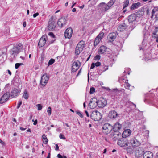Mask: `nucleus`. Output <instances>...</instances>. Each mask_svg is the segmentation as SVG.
<instances>
[{
  "instance_id": "40",
  "label": "nucleus",
  "mask_w": 158,
  "mask_h": 158,
  "mask_svg": "<svg viewBox=\"0 0 158 158\" xmlns=\"http://www.w3.org/2000/svg\"><path fill=\"white\" fill-rule=\"evenodd\" d=\"M95 92V89L94 88L92 87L90 88L89 93L91 94H93Z\"/></svg>"
},
{
  "instance_id": "32",
  "label": "nucleus",
  "mask_w": 158,
  "mask_h": 158,
  "mask_svg": "<svg viewBox=\"0 0 158 158\" xmlns=\"http://www.w3.org/2000/svg\"><path fill=\"white\" fill-rule=\"evenodd\" d=\"M126 28V25L125 23L123 24L120 25L119 26L118 28V30L120 31H122L124 30H125Z\"/></svg>"
},
{
  "instance_id": "17",
  "label": "nucleus",
  "mask_w": 158,
  "mask_h": 158,
  "mask_svg": "<svg viewBox=\"0 0 158 158\" xmlns=\"http://www.w3.org/2000/svg\"><path fill=\"white\" fill-rule=\"evenodd\" d=\"M118 114L115 110H112L109 112L108 114L109 117L111 119H115Z\"/></svg>"
},
{
  "instance_id": "16",
  "label": "nucleus",
  "mask_w": 158,
  "mask_h": 158,
  "mask_svg": "<svg viewBox=\"0 0 158 158\" xmlns=\"http://www.w3.org/2000/svg\"><path fill=\"white\" fill-rule=\"evenodd\" d=\"M10 97V94L9 92H6L1 97L0 99V103L2 104L5 102Z\"/></svg>"
},
{
  "instance_id": "46",
  "label": "nucleus",
  "mask_w": 158,
  "mask_h": 158,
  "mask_svg": "<svg viewBox=\"0 0 158 158\" xmlns=\"http://www.w3.org/2000/svg\"><path fill=\"white\" fill-rule=\"evenodd\" d=\"M60 138L61 139H66L64 135L62 134H60L59 135Z\"/></svg>"
},
{
  "instance_id": "33",
  "label": "nucleus",
  "mask_w": 158,
  "mask_h": 158,
  "mask_svg": "<svg viewBox=\"0 0 158 158\" xmlns=\"http://www.w3.org/2000/svg\"><path fill=\"white\" fill-rule=\"evenodd\" d=\"M42 140L43 143L44 144H46L48 142V139H47L46 135L45 134L43 135L42 136Z\"/></svg>"
},
{
  "instance_id": "57",
  "label": "nucleus",
  "mask_w": 158,
  "mask_h": 158,
  "mask_svg": "<svg viewBox=\"0 0 158 158\" xmlns=\"http://www.w3.org/2000/svg\"><path fill=\"white\" fill-rule=\"evenodd\" d=\"M20 129L22 131H24L26 129V128H23L22 127H20Z\"/></svg>"
},
{
  "instance_id": "19",
  "label": "nucleus",
  "mask_w": 158,
  "mask_h": 158,
  "mask_svg": "<svg viewBox=\"0 0 158 158\" xmlns=\"http://www.w3.org/2000/svg\"><path fill=\"white\" fill-rule=\"evenodd\" d=\"M122 125L117 122L113 126V131H118L122 128Z\"/></svg>"
},
{
  "instance_id": "48",
  "label": "nucleus",
  "mask_w": 158,
  "mask_h": 158,
  "mask_svg": "<svg viewBox=\"0 0 158 158\" xmlns=\"http://www.w3.org/2000/svg\"><path fill=\"white\" fill-rule=\"evenodd\" d=\"M22 104V102L21 101H20L19 102V103L18 104V106H17V109H19V107H20L21 105Z\"/></svg>"
},
{
  "instance_id": "53",
  "label": "nucleus",
  "mask_w": 158,
  "mask_h": 158,
  "mask_svg": "<svg viewBox=\"0 0 158 158\" xmlns=\"http://www.w3.org/2000/svg\"><path fill=\"white\" fill-rule=\"evenodd\" d=\"M57 157L58 158H63L62 156L60 154H58Z\"/></svg>"
},
{
  "instance_id": "47",
  "label": "nucleus",
  "mask_w": 158,
  "mask_h": 158,
  "mask_svg": "<svg viewBox=\"0 0 158 158\" xmlns=\"http://www.w3.org/2000/svg\"><path fill=\"white\" fill-rule=\"evenodd\" d=\"M48 35L51 36L52 38H54L55 37V36L54 35L53 33L52 32H50L48 33Z\"/></svg>"
},
{
  "instance_id": "4",
  "label": "nucleus",
  "mask_w": 158,
  "mask_h": 158,
  "mask_svg": "<svg viewBox=\"0 0 158 158\" xmlns=\"http://www.w3.org/2000/svg\"><path fill=\"white\" fill-rule=\"evenodd\" d=\"M131 145L133 147H135L139 146L140 144V141L137 136L132 138L130 140Z\"/></svg>"
},
{
  "instance_id": "6",
  "label": "nucleus",
  "mask_w": 158,
  "mask_h": 158,
  "mask_svg": "<svg viewBox=\"0 0 158 158\" xmlns=\"http://www.w3.org/2000/svg\"><path fill=\"white\" fill-rule=\"evenodd\" d=\"M110 135L112 139L115 141L122 136V134L119 131H113Z\"/></svg>"
},
{
  "instance_id": "21",
  "label": "nucleus",
  "mask_w": 158,
  "mask_h": 158,
  "mask_svg": "<svg viewBox=\"0 0 158 158\" xmlns=\"http://www.w3.org/2000/svg\"><path fill=\"white\" fill-rule=\"evenodd\" d=\"M116 37V34L114 32L110 33L108 36V39L109 41H114Z\"/></svg>"
},
{
  "instance_id": "11",
  "label": "nucleus",
  "mask_w": 158,
  "mask_h": 158,
  "mask_svg": "<svg viewBox=\"0 0 158 158\" xmlns=\"http://www.w3.org/2000/svg\"><path fill=\"white\" fill-rule=\"evenodd\" d=\"M67 22V18L65 17H63L59 19L57 22V24L60 27L65 26Z\"/></svg>"
},
{
  "instance_id": "36",
  "label": "nucleus",
  "mask_w": 158,
  "mask_h": 158,
  "mask_svg": "<svg viewBox=\"0 0 158 158\" xmlns=\"http://www.w3.org/2000/svg\"><path fill=\"white\" fill-rule=\"evenodd\" d=\"M23 96L25 99H28L29 97V94L27 91L25 90L24 91Z\"/></svg>"
},
{
  "instance_id": "18",
  "label": "nucleus",
  "mask_w": 158,
  "mask_h": 158,
  "mask_svg": "<svg viewBox=\"0 0 158 158\" xmlns=\"http://www.w3.org/2000/svg\"><path fill=\"white\" fill-rule=\"evenodd\" d=\"M131 132V131L129 129L126 130L123 132L121 136L122 137L126 138L130 136Z\"/></svg>"
},
{
  "instance_id": "15",
  "label": "nucleus",
  "mask_w": 158,
  "mask_h": 158,
  "mask_svg": "<svg viewBox=\"0 0 158 158\" xmlns=\"http://www.w3.org/2000/svg\"><path fill=\"white\" fill-rule=\"evenodd\" d=\"M107 104V101L104 98H102L99 101H98V106L100 108L104 107Z\"/></svg>"
},
{
  "instance_id": "60",
  "label": "nucleus",
  "mask_w": 158,
  "mask_h": 158,
  "mask_svg": "<svg viewBox=\"0 0 158 158\" xmlns=\"http://www.w3.org/2000/svg\"><path fill=\"white\" fill-rule=\"evenodd\" d=\"M155 18L156 20H158V14L155 15Z\"/></svg>"
},
{
  "instance_id": "10",
  "label": "nucleus",
  "mask_w": 158,
  "mask_h": 158,
  "mask_svg": "<svg viewBox=\"0 0 158 158\" xmlns=\"http://www.w3.org/2000/svg\"><path fill=\"white\" fill-rule=\"evenodd\" d=\"M98 106V100L96 98H92L89 103V106L91 109H94Z\"/></svg>"
},
{
  "instance_id": "44",
  "label": "nucleus",
  "mask_w": 158,
  "mask_h": 158,
  "mask_svg": "<svg viewBox=\"0 0 158 158\" xmlns=\"http://www.w3.org/2000/svg\"><path fill=\"white\" fill-rule=\"evenodd\" d=\"M76 112L77 114L79 115L81 118H83V115L80 111H76Z\"/></svg>"
},
{
  "instance_id": "43",
  "label": "nucleus",
  "mask_w": 158,
  "mask_h": 158,
  "mask_svg": "<svg viewBox=\"0 0 158 158\" xmlns=\"http://www.w3.org/2000/svg\"><path fill=\"white\" fill-rule=\"evenodd\" d=\"M36 106L38 108V110H41L42 109V106L41 104H38L36 105Z\"/></svg>"
},
{
  "instance_id": "25",
  "label": "nucleus",
  "mask_w": 158,
  "mask_h": 158,
  "mask_svg": "<svg viewBox=\"0 0 158 158\" xmlns=\"http://www.w3.org/2000/svg\"><path fill=\"white\" fill-rule=\"evenodd\" d=\"M99 6L100 7L101 9L104 11H106L109 9L108 8L105 2L101 3L99 4Z\"/></svg>"
},
{
  "instance_id": "13",
  "label": "nucleus",
  "mask_w": 158,
  "mask_h": 158,
  "mask_svg": "<svg viewBox=\"0 0 158 158\" xmlns=\"http://www.w3.org/2000/svg\"><path fill=\"white\" fill-rule=\"evenodd\" d=\"M108 69V66L105 65L104 64H102L101 66L98 68L97 72L99 75H101L103 72L105 71Z\"/></svg>"
},
{
  "instance_id": "29",
  "label": "nucleus",
  "mask_w": 158,
  "mask_h": 158,
  "mask_svg": "<svg viewBox=\"0 0 158 158\" xmlns=\"http://www.w3.org/2000/svg\"><path fill=\"white\" fill-rule=\"evenodd\" d=\"M77 46L79 47L80 50H81V49L83 50L85 47V42L83 41H80L77 44Z\"/></svg>"
},
{
  "instance_id": "26",
  "label": "nucleus",
  "mask_w": 158,
  "mask_h": 158,
  "mask_svg": "<svg viewBox=\"0 0 158 158\" xmlns=\"http://www.w3.org/2000/svg\"><path fill=\"white\" fill-rule=\"evenodd\" d=\"M128 20L130 23L135 21L136 20V17L135 14H132L130 15L128 17Z\"/></svg>"
},
{
  "instance_id": "9",
  "label": "nucleus",
  "mask_w": 158,
  "mask_h": 158,
  "mask_svg": "<svg viewBox=\"0 0 158 158\" xmlns=\"http://www.w3.org/2000/svg\"><path fill=\"white\" fill-rule=\"evenodd\" d=\"M48 40V37L46 35L42 36L40 39L38 43V46L39 47H42L45 44Z\"/></svg>"
},
{
  "instance_id": "52",
  "label": "nucleus",
  "mask_w": 158,
  "mask_h": 158,
  "mask_svg": "<svg viewBox=\"0 0 158 158\" xmlns=\"http://www.w3.org/2000/svg\"><path fill=\"white\" fill-rule=\"evenodd\" d=\"M37 119L35 120L33 123V124L35 125H36L37 124Z\"/></svg>"
},
{
  "instance_id": "23",
  "label": "nucleus",
  "mask_w": 158,
  "mask_h": 158,
  "mask_svg": "<svg viewBox=\"0 0 158 158\" xmlns=\"http://www.w3.org/2000/svg\"><path fill=\"white\" fill-rule=\"evenodd\" d=\"M19 93V90L15 88L13 89L11 92V96L12 98L17 97Z\"/></svg>"
},
{
  "instance_id": "30",
  "label": "nucleus",
  "mask_w": 158,
  "mask_h": 158,
  "mask_svg": "<svg viewBox=\"0 0 158 158\" xmlns=\"http://www.w3.org/2000/svg\"><path fill=\"white\" fill-rule=\"evenodd\" d=\"M116 0H110L106 4L108 8L110 9L115 2Z\"/></svg>"
},
{
  "instance_id": "38",
  "label": "nucleus",
  "mask_w": 158,
  "mask_h": 158,
  "mask_svg": "<svg viewBox=\"0 0 158 158\" xmlns=\"http://www.w3.org/2000/svg\"><path fill=\"white\" fill-rule=\"evenodd\" d=\"M55 62V60L53 59H51L49 61L48 65V66L52 64Z\"/></svg>"
},
{
  "instance_id": "24",
  "label": "nucleus",
  "mask_w": 158,
  "mask_h": 158,
  "mask_svg": "<svg viewBox=\"0 0 158 158\" xmlns=\"http://www.w3.org/2000/svg\"><path fill=\"white\" fill-rule=\"evenodd\" d=\"M141 5V4L139 2L133 3L130 7V9L131 10H134L140 7Z\"/></svg>"
},
{
  "instance_id": "51",
  "label": "nucleus",
  "mask_w": 158,
  "mask_h": 158,
  "mask_svg": "<svg viewBox=\"0 0 158 158\" xmlns=\"http://www.w3.org/2000/svg\"><path fill=\"white\" fill-rule=\"evenodd\" d=\"M56 147H55V150L56 151H58L59 150V146L57 144H56Z\"/></svg>"
},
{
  "instance_id": "22",
  "label": "nucleus",
  "mask_w": 158,
  "mask_h": 158,
  "mask_svg": "<svg viewBox=\"0 0 158 158\" xmlns=\"http://www.w3.org/2000/svg\"><path fill=\"white\" fill-rule=\"evenodd\" d=\"M143 158H152L153 154L152 152L149 151H147L143 153L144 152L143 151Z\"/></svg>"
},
{
  "instance_id": "1",
  "label": "nucleus",
  "mask_w": 158,
  "mask_h": 158,
  "mask_svg": "<svg viewBox=\"0 0 158 158\" xmlns=\"http://www.w3.org/2000/svg\"><path fill=\"white\" fill-rule=\"evenodd\" d=\"M23 45L20 43L17 44L9 51L10 57L12 59L15 58L23 48Z\"/></svg>"
},
{
  "instance_id": "35",
  "label": "nucleus",
  "mask_w": 158,
  "mask_h": 158,
  "mask_svg": "<svg viewBox=\"0 0 158 158\" xmlns=\"http://www.w3.org/2000/svg\"><path fill=\"white\" fill-rule=\"evenodd\" d=\"M158 11V7H157V6L155 7L154 8V9L152 10V17H151L152 18L153 17V16L154 15L155 13L157 11Z\"/></svg>"
},
{
  "instance_id": "7",
  "label": "nucleus",
  "mask_w": 158,
  "mask_h": 158,
  "mask_svg": "<svg viewBox=\"0 0 158 158\" xmlns=\"http://www.w3.org/2000/svg\"><path fill=\"white\" fill-rule=\"evenodd\" d=\"M49 78V77L47 73H45L42 75L41 77L40 84L43 86H45Z\"/></svg>"
},
{
  "instance_id": "61",
  "label": "nucleus",
  "mask_w": 158,
  "mask_h": 158,
  "mask_svg": "<svg viewBox=\"0 0 158 158\" xmlns=\"http://www.w3.org/2000/svg\"><path fill=\"white\" fill-rule=\"evenodd\" d=\"M0 143H2V144H3L4 143V142L0 139Z\"/></svg>"
},
{
  "instance_id": "42",
  "label": "nucleus",
  "mask_w": 158,
  "mask_h": 158,
  "mask_svg": "<svg viewBox=\"0 0 158 158\" xmlns=\"http://www.w3.org/2000/svg\"><path fill=\"white\" fill-rule=\"evenodd\" d=\"M130 86V85L128 83H126L125 84V87L128 89H129Z\"/></svg>"
},
{
  "instance_id": "55",
  "label": "nucleus",
  "mask_w": 158,
  "mask_h": 158,
  "mask_svg": "<svg viewBox=\"0 0 158 158\" xmlns=\"http://www.w3.org/2000/svg\"><path fill=\"white\" fill-rule=\"evenodd\" d=\"M23 27H25L26 26V22H24L23 23Z\"/></svg>"
},
{
  "instance_id": "27",
  "label": "nucleus",
  "mask_w": 158,
  "mask_h": 158,
  "mask_svg": "<svg viewBox=\"0 0 158 158\" xmlns=\"http://www.w3.org/2000/svg\"><path fill=\"white\" fill-rule=\"evenodd\" d=\"M152 37L156 39V42H158V28L156 27L152 34Z\"/></svg>"
},
{
  "instance_id": "8",
  "label": "nucleus",
  "mask_w": 158,
  "mask_h": 158,
  "mask_svg": "<svg viewBox=\"0 0 158 158\" xmlns=\"http://www.w3.org/2000/svg\"><path fill=\"white\" fill-rule=\"evenodd\" d=\"M103 31V30H102L95 39L94 44V46H97L102 39L104 34V32H102Z\"/></svg>"
},
{
  "instance_id": "39",
  "label": "nucleus",
  "mask_w": 158,
  "mask_h": 158,
  "mask_svg": "<svg viewBox=\"0 0 158 158\" xmlns=\"http://www.w3.org/2000/svg\"><path fill=\"white\" fill-rule=\"evenodd\" d=\"M23 64L22 63H16L15 64V69H17L21 65H23Z\"/></svg>"
},
{
  "instance_id": "3",
  "label": "nucleus",
  "mask_w": 158,
  "mask_h": 158,
  "mask_svg": "<svg viewBox=\"0 0 158 158\" xmlns=\"http://www.w3.org/2000/svg\"><path fill=\"white\" fill-rule=\"evenodd\" d=\"M113 126L108 123H106L103 125L102 131L103 133L107 135L111 132Z\"/></svg>"
},
{
  "instance_id": "56",
  "label": "nucleus",
  "mask_w": 158,
  "mask_h": 158,
  "mask_svg": "<svg viewBox=\"0 0 158 158\" xmlns=\"http://www.w3.org/2000/svg\"><path fill=\"white\" fill-rule=\"evenodd\" d=\"M81 69L78 72V73L77 75V76H78L80 73H81Z\"/></svg>"
},
{
  "instance_id": "41",
  "label": "nucleus",
  "mask_w": 158,
  "mask_h": 158,
  "mask_svg": "<svg viewBox=\"0 0 158 158\" xmlns=\"http://www.w3.org/2000/svg\"><path fill=\"white\" fill-rule=\"evenodd\" d=\"M47 112L48 113V115L50 116L51 114V108L49 107L48 108L47 110Z\"/></svg>"
},
{
  "instance_id": "58",
  "label": "nucleus",
  "mask_w": 158,
  "mask_h": 158,
  "mask_svg": "<svg viewBox=\"0 0 158 158\" xmlns=\"http://www.w3.org/2000/svg\"><path fill=\"white\" fill-rule=\"evenodd\" d=\"M46 158H50V153H49Z\"/></svg>"
},
{
  "instance_id": "14",
  "label": "nucleus",
  "mask_w": 158,
  "mask_h": 158,
  "mask_svg": "<svg viewBox=\"0 0 158 158\" xmlns=\"http://www.w3.org/2000/svg\"><path fill=\"white\" fill-rule=\"evenodd\" d=\"M78 62L79 61L77 60L74 61L73 63L71 68L72 72H75L78 70L80 67V65L78 64Z\"/></svg>"
},
{
  "instance_id": "49",
  "label": "nucleus",
  "mask_w": 158,
  "mask_h": 158,
  "mask_svg": "<svg viewBox=\"0 0 158 158\" xmlns=\"http://www.w3.org/2000/svg\"><path fill=\"white\" fill-rule=\"evenodd\" d=\"M85 112L86 114V116L88 117H89V114L87 110H85Z\"/></svg>"
},
{
  "instance_id": "45",
  "label": "nucleus",
  "mask_w": 158,
  "mask_h": 158,
  "mask_svg": "<svg viewBox=\"0 0 158 158\" xmlns=\"http://www.w3.org/2000/svg\"><path fill=\"white\" fill-rule=\"evenodd\" d=\"M100 59V56L99 55H97L95 56L94 58V60H99Z\"/></svg>"
},
{
  "instance_id": "37",
  "label": "nucleus",
  "mask_w": 158,
  "mask_h": 158,
  "mask_svg": "<svg viewBox=\"0 0 158 158\" xmlns=\"http://www.w3.org/2000/svg\"><path fill=\"white\" fill-rule=\"evenodd\" d=\"M123 8L127 7L129 4V0H125L123 2Z\"/></svg>"
},
{
  "instance_id": "54",
  "label": "nucleus",
  "mask_w": 158,
  "mask_h": 158,
  "mask_svg": "<svg viewBox=\"0 0 158 158\" xmlns=\"http://www.w3.org/2000/svg\"><path fill=\"white\" fill-rule=\"evenodd\" d=\"M7 71L8 74L10 75V76H11L12 74L11 72L9 69L7 70Z\"/></svg>"
},
{
  "instance_id": "20",
  "label": "nucleus",
  "mask_w": 158,
  "mask_h": 158,
  "mask_svg": "<svg viewBox=\"0 0 158 158\" xmlns=\"http://www.w3.org/2000/svg\"><path fill=\"white\" fill-rule=\"evenodd\" d=\"M49 25L48 28L49 30L52 31L56 27V24L54 21L51 22L49 21L48 22Z\"/></svg>"
},
{
  "instance_id": "62",
  "label": "nucleus",
  "mask_w": 158,
  "mask_h": 158,
  "mask_svg": "<svg viewBox=\"0 0 158 158\" xmlns=\"http://www.w3.org/2000/svg\"><path fill=\"white\" fill-rule=\"evenodd\" d=\"M142 129H145V126L144 125H143L142 126Z\"/></svg>"
},
{
  "instance_id": "2",
  "label": "nucleus",
  "mask_w": 158,
  "mask_h": 158,
  "mask_svg": "<svg viewBox=\"0 0 158 158\" xmlns=\"http://www.w3.org/2000/svg\"><path fill=\"white\" fill-rule=\"evenodd\" d=\"M90 117L94 121H99L102 118V115L99 112L95 110L92 111Z\"/></svg>"
},
{
  "instance_id": "63",
  "label": "nucleus",
  "mask_w": 158,
  "mask_h": 158,
  "mask_svg": "<svg viewBox=\"0 0 158 158\" xmlns=\"http://www.w3.org/2000/svg\"><path fill=\"white\" fill-rule=\"evenodd\" d=\"M54 41V40H52L49 43H48V45H49V44H52L53 43Z\"/></svg>"
},
{
  "instance_id": "50",
  "label": "nucleus",
  "mask_w": 158,
  "mask_h": 158,
  "mask_svg": "<svg viewBox=\"0 0 158 158\" xmlns=\"http://www.w3.org/2000/svg\"><path fill=\"white\" fill-rule=\"evenodd\" d=\"M39 15V13H36L35 14H34L33 15V16L34 18H35L37 16H38Z\"/></svg>"
},
{
  "instance_id": "59",
  "label": "nucleus",
  "mask_w": 158,
  "mask_h": 158,
  "mask_svg": "<svg viewBox=\"0 0 158 158\" xmlns=\"http://www.w3.org/2000/svg\"><path fill=\"white\" fill-rule=\"evenodd\" d=\"M20 58H21V59H22L23 60H24L25 59V57H23V56H21L20 57Z\"/></svg>"
},
{
  "instance_id": "34",
  "label": "nucleus",
  "mask_w": 158,
  "mask_h": 158,
  "mask_svg": "<svg viewBox=\"0 0 158 158\" xmlns=\"http://www.w3.org/2000/svg\"><path fill=\"white\" fill-rule=\"evenodd\" d=\"M82 49L80 50L79 47L77 46L75 50V53L77 55H78L82 51Z\"/></svg>"
},
{
  "instance_id": "28",
  "label": "nucleus",
  "mask_w": 158,
  "mask_h": 158,
  "mask_svg": "<svg viewBox=\"0 0 158 158\" xmlns=\"http://www.w3.org/2000/svg\"><path fill=\"white\" fill-rule=\"evenodd\" d=\"M106 47L104 46H101L98 50V54H102L106 52Z\"/></svg>"
},
{
  "instance_id": "12",
  "label": "nucleus",
  "mask_w": 158,
  "mask_h": 158,
  "mask_svg": "<svg viewBox=\"0 0 158 158\" xmlns=\"http://www.w3.org/2000/svg\"><path fill=\"white\" fill-rule=\"evenodd\" d=\"M73 29L71 27H69L67 28L65 30L64 35L66 38H70L73 34Z\"/></svg>"
},
{
  "instance_id": "5",
  "label": "nucleus",
  "mask_w": 158,
  "mask_h": 158,
  "mask_svg": "<svg viewBox=\"0 0 158 158\" xmlns=\"http://www.w3.org/2000/svg\"><path fill=\"white\" fill-rule=\"evenodd\" d=\"M128 142L126 138L122 137L118 141L117 144L121 147H126L128 146Z\"/></svg>"
},
{
  "instance_id": "31",
  "label": "nucleus",
  "mask_w": 158,
  "mask_h": 158,
  "mask_svg": "<svg viewBox=\"0 0 158 158\" xmlns=\"http://www.w3.org/2000/svg\"><path fill=\"white\" fill-rule=\"evenodd\" d=\"M100 65L101 63L99 62H97L96 63H93L91 64L90 69H93L94 68L95 66L96 67H98Z\"/></svg>"
},
{
  "instance_id": "64",
  "label": "nucleus",
  "mask_w": 158,
  "mask_h": 158,
  "mask_svg": "<svg viewBox=\"0 0 158 158\" xmlns=\"http://www.w3.org/2000/svg\"><path fill=\"white\" fill-rule=\"evenodd\" d=\"M76 11V9L75 8H73L72 9V11L73 12H75Z\"/></svg>"
}]
</instances>
